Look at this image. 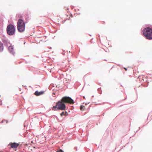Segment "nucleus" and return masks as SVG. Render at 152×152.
I'll list each match as a JSON object with an SVG mask.
<instances>
[{"label":"nucleus","mask_w":152,"mask_h":152,"mask_svg":"<svg viewBox=\"0 0 152 152\" xmlns=\"http://www.w3.org/2000/svg\"><path fill=\"white\" fill-rule=\"evenodd\" d=\"M65 108V105L64 103L61 101H61H59L56 103V106H53L52 109L54 111L56 110L57 109L61 110H64Z\"/></svg>","instance_id":"obj_3"},{"label":"nucleus","mask_w":152,"mask_h":152,"mask_svg":"<svg viewBox=\"0 0 152 152\" xmlns=\"http://www.w3.org/2000/svg\"><path fill=\"white\" fill-rule=\"evenodd\" d=\"M143 34L147 39H152V29L149 27L145 28L143 31Z\"/></svg>","instance_id":"obj_1"},{"label":"nucleus","mask_w":152,"mask_h":152,"mask_svg":"<svg viewBox=\"0 0 152 152\" xmlns=\"http://www.w3.org/2000/svg\"><path fill=\"white\" fill-rule=\"evenodd\" d=\"M44 93L43 91L39 92L38 91H36L35 92L34 94L37 96H39L43 94Z\"/></svg>","instance_id":"obj_7"},{"label":"nucleus","mask_w":152,"mask_h":152,"mask_svg":"<svg viewBox=\"0 0 152 152\" xmlns=\"http://www.w3.org/2000/svg\"><path fill=\"white\" fill-rule=\"evenodd\" d=\"M8 49L10 52L12 53H13L14 49L13 47L12 46H9L8 48Z\"/></svg>","instance_id":"obj_8"},{"label":"nucleus","mask_w":152,"mask_h":152,"mask_svg":"<svg viewBox=\"0 0 152 152\" xmlns=\"http://www.w3.org/2000/svg\"><path fill=\"white\" fill-rule=\"evenodd\" d=\"M3 44L0 42V51H2L3 50Z\"/></svg>","instance_id":"obj_9"},{"label":"nucleus","mask_w":152,"mask_h":152,"mask_svg":"<svg viewBox=\"0 0 152 152\" xmlns=\"http://www.w3.org/2000/svg\"><path fill=\"white\" fill-rule=\"evenodd\" d=\"M85 108V106L83 105H81L80 107V109L81 110H84Z\"/></svg>","instance_id":"obj_10"},{"label":"nucleus","mask_w":152,"mask_h":152,"mask_svg":"<svg viewBox=\"0 0 152 152\" xmlns=\"http://www.w3.org/2000/svg\"><path fill=\"white\" fill-rule=\"evenodd\" d=\"M124 69H125L126 71L127 70V69L125 68H124Z\"/></svg>","instance_id":"obj_13"},{"label":"nucleus","mask_w":152,"mask_h":152,"mask_svg":"<svg viewBox=\"0 0 152 152\" xmlns=\"http://www.w3.org/2000/svg\"><path fill=\"white\" fill-rule=\"evenodd\" d=\"M8 145L10 146L12 148H16L18 146L19 144L15 142L10 143Z\"/></svg>","instance_id":"obj_6"},{"label":"nucleus","mask_w":152,"mask_h":152,"mask_svg":"<svg viewBox=\"0 0 152 152\" xmlns=\"http://www.w3.org/2000/svg\"><path fill=\"white\" fill-rule=\"evenodd\" d=\"M61 101L63 102L64 103H69L72 104L74 103V102L70 97L68 96H64L61 99Z\"/></svg>","instance_id":"obj_5"},{"label":"nucleus","mask_w":152,"mask_h":152,"mask_svg":"<svg viewBox=\"0 0 152 152\" xmlns=\"http://www.w3.org/2000/svg\"><path fill=\"white\" fill-rule=\"evenodd\" d=\"M7 34L10 35H13L15 33V28L14 26L12 24L8 25L7 28Z\"/></svg>","instance_id":"obj_4"},{"label":"nucleus","mask_w":152,"mask_h":152,"mask_svg":"<svg viewBox=\"0 0 152 152\" xmlns=\"http://www.w3.org/2000/svg\"><path fill=\"white\" fill-rule=\"evenodd\" d=\"M64 112H62L61 114L60 115L62 117L63 116V115H64Z\"/></svg>","instance_id":"obj_12"},{"label":"nucleus","mask_w":152,"mask_h":152,"mask_svg":"<svg viewBox=\"0 0 152 152\" xmlns=\"http://www.w3.org/2000/svg\"><path fill=\"white\" fill-rule=\"evenodd\" d=\"M25 28V23L22 19H19L17 22V29L20 32L24 31Z\"/></svg>","instance_id":"obj_2"},{"label":"nucleus","mask_w":152,"mask_h":152,"mask_svg":"<svg viewBox=\"0 0 152 152\" xmlns=\"http://www.w3.org/2000/svg\"><path fill=\"white\" fill-rule=\"evenodd\" d=\"M56 152H64L63 151H62L61 149H60L58 151Z\"/></svg>","instance_id":"obj_11"}]
</instances>
